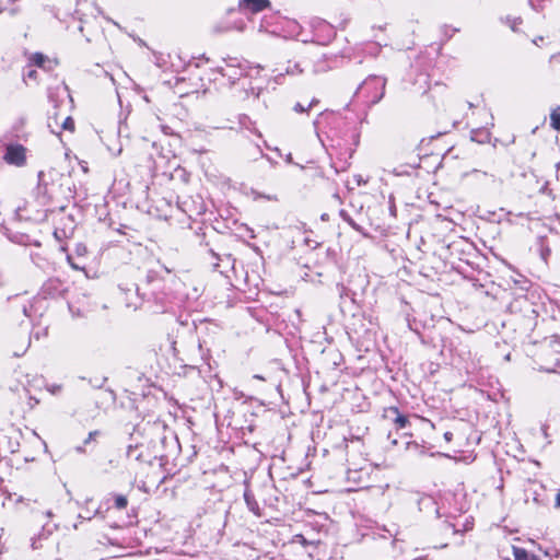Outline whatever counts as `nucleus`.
Instances as JSON below:
<instances>
[{
  "instance_id": "nucleus-30",
  "label": "nucleus",
  "mask_w": 560,
  "mask_h": 560,
  "mask_svg": "<svg viewBox=\"0 0 560 560\" xmlns=\"http://www.w3.org/2000/svg\"><path fill=\"white\" fill-rule=\"evenodd\" d=\"M515 26H516V21H514L513 25L511 26L512 30H515Z\"/></svg>"
},
{
  "instance_id": "nucleus-26",
  "label": "nucleus",
  "mask_w": 560,
  "mask_h": 560,
  "mask_svg": "<svg viewBox=\"0 0 560 560\" xmlns=\"http://www.w3.org/2000/svg\"><path fill=\"white\" fill-rule=\"evenodd\" d=\"M35 74H36V71H35V70H32V71H30V72H28V77H30V78L34 77Z\"/></svg>"
},
{
  "instance_id": "nucleus-12",
  "label": "nucleus",
  "mask_w": 560,
  "mask_h": 560,
  "mask_svg": "<svg viewBox=\"0 0 560 560\" xmlns=\"http://www.w3.org/2000/svg\"><path fill=\"white\" fill-rule=\"evenodd\" d=\"M145 282L149 285H152L154 289H160L162 280L159 278V275L156 271L149 270L145 276Z\"/></svg>"
},
{
  "instance_id": "nucleus-19",
  "label": "nucleus",
  "mask_w": 560,
  "mask_h": 560,
  "mask_svg": "<svg viewBox=\"0 0 560 560\" xmlns=\"http://www.w3.org/2000/svg\"><path fill=\"white\" fill-rule=\"evenodd\" d=\"M293 110L295 113L302 114V113H307L310 110V108H308V106H304L301 103H296L293 107Z\"/></svg>"
},
{
  "instance_id": "nucleus-34",
  "label": "nucleus",
  "mask_w": 560,
  "mask_h": 560,
  "mask_svg": "<svg viewBox=\"0 0 560 560\" xmlns=\"http://www.w3.org/2000/svg\"><path fill=\"white\" fill-rule=\"evenodd\" d=\"M559 55H560V51H559Z\"/></svg>"
},
{
  "instance_id": "nucleus-16",
  "label": "nucleus",
  "mask_w": 560,
  "mask_h": 560,
  "mask_svg": "<svg viewBox=\"0 0 560 560\" xmlns=\"http://www.w3.org/2000/svg\"><path fill=\"white\" fill-rule=\"evenodd\" d=\"M38 177H39L38 190L40 192H43L44 195H46L50 199L51 198V194L49 192V190L47 188V185L44 183V174L40 172L38 174Z\"/></svg>"
},
{
  "instance_id": "nucleus-4",
  "label": "nucleus",
  "mask_w": 560,
  "mask_h": 560,
  "mask_svg": "<svg viewBox=\"0 0 560 560\" xmlns=\"http://www.w3.org/2000/svg\"><path fill=\"white\" fill-rule=\"evenodd\" d=\"M236 59L229 58L225 59V67H219L218 71L223 75L228 77L230 80H235L237 75L243 74V70L238 63L235 62Z\"/></svg>"
},
{
  "instance_id": "nucleus-5",
  "label": "nucleus",
  "mask_w": 560,
  "mask_h": 560,
  "mask_svg": "<svg viewBox=\"0 0 560 560\" xmlns=\"http://www.w3.org/2000/svg\"><path fill=\"white\" fill-rule=\"evenodd\" d=\"M270 7L269 0H242L240 8L244 11L258 13Z\"/></svg>"
},
{
  "instance_id": "nucleus-28",
  "label": "nucleus",
  "mask_w": 560,
  "mask_h": 560,
  "mask_svg": "<svg viewBox=\"0 0 560 560\" xmlns=\"http://www.w3.org/2000/svg\"><path fill=\"white\" fill-rule=\"evenodd\" d=\"M156 290H158V289L152 288V294H154V295H155V299H159V295H156V292H155Z\"/></svg>"
},
{
  "instance_id": "nucleus-15",
  "label": "nucleus",
  "mask_w": 560,
  "mask_h": 560,
  "mask_svg": "<svg viewBox=\"0 0 560 560\" xmlns=\"http://www.w3.org/2000/svg\"><path fill=\"white\" fill-rule=\"evenodd\" d=\"M539 254H540L541 259L545 262L548 261V258L551 254L550 247L547 244H545V242H542V241L540 242Z\"/></svg>"
},
{
  "instance_id": "nucleus-31",
  "label": "nucleus",
  "mask_w": 560,
  "mask_h": 560,
  "mask_svg": "<svg viewBox=\"0 0 560 560\" xmlns=\"http://www.w3.org/2000/svg\"><path fill=\"white\" fill-rule=\"evenodd\" d=\"M51 515H52L51 511H47V516L50 517Z\"/></svg>"
},
{
  "instance_id": "nucleus-21",
  "label": "nucleus",
  "mask_w": 560,
  "mask_h": 560,
  "mask_svg": "<svg viewBox=\"0 0 560 560\" xmlns=\"http://www.w3.org/2000/svg\"><path fill=\"white\" fill-rule=\"evenodd\" d=\"M555 508L560 509V489L556 495Z\"/></svg>"
},
{
  "instance_id": "nucleus-6",
  "label": "nucleus",
  "mask_w": 560,
  "mask_h": 560,
  "mask_svg": "<svg viewBox=\"0 0 560 560\" xmlns=\"http://www.w3.org/2000/svg\"><path fill=\"white\" fill-rule=\"evenodd\" d=\"M62 285L63 284L60 280L49 279L44 283L42 288L43 294L51 298L57 296L63 291Z\"/></svg>"
},
{
  "instance_id": "nucleus-1",
  "label": "nucleus",
  "mask_w": 560,
  "mask_h": 560,
  "mask_svg": "<svg viewBox=\"0 0 560 560\" xmlns=\"http://www.w3.org/2000/svg\"><path fill=\"white\" fill-rule=\"evenodd\" d=\"M386 80L378 75L369 77L357 90V95L365 98V102L374 105L378 103L385 93Z\"/></svg>"
},
{
  "instance_id": "nucleus-33",
  "label": "nucleus",
  "mask_w": 560,
  "mask_h": 560,
  "mask_svg": "<svg viewBox=\"0 0 560 560\" xmlns=\"http://www.w3.org/2000/svg\"><path fill=\"white\" fill-rule=\"evenodd\" d=\"M423 559H424L423 557H419V558H417L415 560H423Z\"/></svg>"
},
{
  "instance_id": "nucleus-17",
  "label": "nucleus",
  "mask_w": 560,
  "mask_h": 560,
  "mask_svg": "<svg viewBox=\"0 0 560 560\" xmlns=\"http://www.w3.org/2000/svg\"><path fill=\"white\" fill-rule=\"evenodd\" d=\"M61 127L63 130L73 131L74 130L73 119L70 116L66 117Z\"/></svg>"
},
{
  "instance_id": "nucleus-32",
  "label": "nucleus",
  "mask_w": 560,
  "mask_h": 560,
  "mask_svg": "<svg viewBox=\"0 0 560 560\" xmlns=\"http://www.w3.org/2000/svg\"><path fill=\"white\" fill-rule=\"evenodd\" d=\"M77 451H78V452H82L83 450H82V447H81V446H79V447H77Z\"/></svg>"
},
{
  "instance_id": "nucleus-27",
  "label": "nucleus",
  "mask_w": 560,
  "mask_h": 560,
  "mask_svg": "<svg viewBox=\"0 0 560 560\" xmlns=\"http://www.w3.org/2000/svg\"><path fill=\"white\" fill-rule=\"evenodd\" d=\"M254 377L257 378V380H260V381L265 380L261 375H258V374L254 375Z\"/></svg>"
},
{
  "instance_id": "nucleus-29",
  "label": "nucleus",
  "mask_w": 560,
  "mask_h": 560,
  "mask_svg": "<svg viewBox=\"0 0 560 560\" xmlns=\"http://www.w3.org/2000/svg\"><path fill=\"white\" fill-rule=\"evenodd\" d=\"M14 0H2L3 3H11L13 2Z\"/></svg>"
},
{
  "instance_id": "nucleus-22",
  "label": "nucleus",
  "mask_w": 560,
  "mask_h": 560,
  "mask_svg": "<svg viewBox=\"0 0 560 560\" xmlns=\"http://www.w3.org/2000/svg\"><path fill=\"white\" fill-rule=\"evenodd\" d=\"M38 540L39 539H36V538L32 539V548L33 549H38L40 547V545L38 544Z\"/></svg>"
},
{
  "instance_id": "nucleus-14",
  "label": "nucleus",
  "mask_w": 560,
  "mask_h": 560,
  "mask_svg": "<svg viewBox=\"0 0 560 560\" xmlns=\"http://www.w3.org/2000/svg\"><path fill=\"white\" fill-rule=\"evenodd\" d=\"M114 506L117 510H124L128 505V499L124 494H114Z\"/></svg>"
},
{
  "instance_id": "nucleus-20",
  "label": "nucleus",
  "mask_w": 560,
  "mask_h": 560,
  "mask_svg": "<svg viewBox=\"0 0 560 560\" xmlns=\"http://www.w3.org/2000/svg\"><path fill=\"white\" fill-rule=\"evenodd\" d=\"M98 434H100V432H98V431H92V432H90V433H89V435H88V438H86V440L84 441V444L90 443V442H91L92 440H94V439H95V436H97Z\"/></svg>"
},
{
  "instance_id": "nucleus-7",
  "label": "nucleus",
  "mask_w": 560,
  "mask_h": 560,
  "mask_svg": "<svg viewBox=\"0 0 560 560\" xmlns=\"http://www.w3.org/2000/svg\"><path fill=\"white\" fill-rule=\"evenodd\" d=\"M513 556L515 560H539L537 556L527 551L522 547H513Z\"/></svg>"
},
{
  "instance_id": "nucleus-13",
  "label": "nucleus",
  "mask_w": 560,
  "mask_h": 560,
  "mask_svg": "<svg viewBox=\"0 0 560 560\" xmlns=\"http://www.w3.org/2000/svg\"><path fill=\"white\" fill-rule=\"evenodd\" d=\"M550 125L555 130H560V106L551 112Z\"/></svg>"
},
{
  "instance_id": "nucleus-3",
  "label": "nucleus",
  "mask_w": 560,
  "mask_h": 560,
  "mask_svg": "<svg viewBox=\"0 0 560 560\" xmlns=\"http://www.w3.org/2000/svg\"><path fill=\"white\" fill-rule=\"evenodd\" d=\"M3 160L11 165L23 166L26 162V149L22 144H8Z\"/></svg>"
},
{
  "instance_id": "nucleus-2",
  "label": "nucleus",
  "mask_w": 560,
  "mask_h": 560,
  "mask_svg": "<svg viewBox=\"0 0 560 560\" xmlns=\"http://www.w3.org/2000/svg\"><path fill=\"white\" fill-rule=\"evenodd\" d=\"M539 369L548 373L560 374V352L550 348H542L538 357Z\"/></svg>"
},
{
  "instance_id": "nucleus-18",
  "label": "nucleus",
  "mask_w": 560,
  "mask_h": 560,
  "mask_svg": "<svg viewBox=\"0 0 560 560\" xmlns=\"http://www.w3.org/2000/svg\"><path fill=\"white\" fill-rule=\"evenodd\" d=\"M46 60V57L42 54H35L33 57H32V61L38 66V67H43L44 66V62Z\"/></svg>"
},
{
  "instance_id": "nucleus-11",
  "label": "nucleus",
  "mask_w": 560,
  "mask_h": 560,
  "mask_svg": "<svg viewBox=\"0 0 560 560\" xmlns=\"http://www.w3.org/2000/svg\"><path fill=\"white\" fill-rule=\"evenodd\" d=\"M340 217L355 231L363 234L364 236L368 235V233L364 231V229L359 225L345 210L340 211Z\"/></svg>"
},
{
  "instance_id": "nucleus-25",
  "label": "nucleus",
  "mask_w": 560,
  "mask_h": 560,
  "mask_svg": "<svg viewBox=\"0 0 560 560\" xmlns=\"http://www.w3.org/2000/svg\"><path fill=\"white\" fill-rule=\"evenodd\" d=\"M317 103H318V100L313 98V100L310 102V104H308L307 106H308V108L311 109V108H313Z\"/></svg>"
},
{
  "instance_id": "nucleus-10",
  "label": "nucleus",
  "mask_w": 560,
  "mask_h": 560,
  "mask_svg": "<svg viewBox=\"0 0 560 560\" xmlns=\"http://www.w3.org/2000/svg\"><path fill=\"white\" fill-rule=\"evenodd\" d=\"M387 412L394 413L396 417L394 419L395 424L398 429H404L408 424V418L401 413H399L398 408L390 407L387 409Z\"/></svg>"
},
{
  "instance_id": "nucleus-23",
  "label": "nucleus",
  "mask_w": 560,
  "mask_h": 560,
  "mask_svg": "<svg viewBox=\"0 0 560 560\" xmlns=\"http://www.w3.org/2000/svg\"><path fill=\"white\" fill-rule=\"evenodd\" d=\"M452 438H453V433L452 432H445L444 433V439L450 442L452 441Z\"/></svg>"
},
{
  "instance_id": "nucleus-8",
  "label": "nucleus",
  "mask_w": 560,
  "mask_h": 560,
  "mask_svg": "<svg viewBox=\"0 0 560 560\" xmlns=\"http://www.w3.org/2000/svg\"><path fill=\"white\" fill-rule=\"evenodd\" d=\"M244 500L246 502V505L250 512H253L255 515H260V508L258 502L255 500L254 495L249 491H245L244 493Z\"/></svg>"
},
{
  "instance_id": "nucleus-9",
  "label": "nucleus",
  "mask_w": 560,
  "mask_h": 560,
  "mask_svg": "<svg viewBox=\"0 0 560 560\" xmlns=\"http://www.w3.org/2000/svg\"><path fill=\"white\" fill-rule=\"evenodd\" d=\"M472 520L469 521L468 518H466V521L462 524L463 528H459L458 522H446L447 528H451L454 534L470 530L472 528Z\"/></svg>"
},
{
  "instance_id": "nucleus-24",
  "label": "nucleus",
  "mask_w": 560,
  "mask_h": 560,
  "mask_svg": "<svg viewBox=\"0 0 560 560\" xmlns=\"http://www.w3.org/2000/svg\"><path fill=\"white\" fill-rule=\"evenodd\" d=\"M49 390H50L52 394H56L57 392H59V390H60V386H58V385H54V386H51V387L49 388Z\"/></svg>"
}]
</instances>
